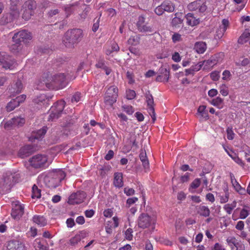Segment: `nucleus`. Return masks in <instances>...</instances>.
<instances>
[{
	"mask_svg": "<svg viewBox=\"0 0 250 250\" xmlns=\"http://www.w3.org/2000/svg\"><path fill=\"white\" fill-rule=\"evenodd\" d=\"M83 37L82 29L74 28L68 30L63 38V43L67 48H73L74 45L80 42Z\"/></svg>",
	"mask_w": 250,
	"mask_h": 250,
	"instance_id": "f257e3e1",
	"label": "nucleus"
},
{
	"mask_svg": "<svg viewBox=\"0 0 250 250\" xmlns=\"http://www.w3.org/2000/svg\"><path fill=\"white\" fill-rule=\"evenodd\" d=\"M32 39V35L30 32L26 30H22L17 33H15L12 38L13 42L15 44L12 45L11 47V50L13 52H18L21 49L19 44L21 42L26 43Z\"/></svg>",
	"mask_w": 250,
	"mask_h": 250,
	"instance_id": "f03ea898",
	"label": "nucleus"
},
{
	"mask_svg": "<svg viewBox=\"0 0 250 250\" xmlns=\"http://www.w3.org/2000/svg\"><path fill=\"white\" fill-rule=\"evenodd\" d=\"M20 176L18 174L8 171L4 174L1 182V185L3 189L9 191L14 184L18 182Z\"/></svg>",
	"mask_w": 250,
	"mask_h": 250,
	"instance_id": "7ed1b4c3",
	"label": "nucleus"
},
{
	"mask_svg": "<svg viewBox=\"0 0 250 250\" xmlns=\"http://www.w3.org/2000/svg\"><path fill=\"white\" fill-rule=\"evenodd\" d=\"M37 8L36 2L32 0L25 1L21 7L22 18L25 21H28L34 14Z\"/></svg>",
	"mask_w": 250,
	"mask_h": 250,
	"instance_id": "20e7f679",
	"label": "nucleus"
},
{
	"mask_svg": "<svg viewBox=\"0 0 250 250\" xmlns=\"http://www.w3.org/2000/svg\"><path fill=\"white\" fill-rule=\"evenodd\" d=\"M65 104V102L63 100L58 101L55 103L50 108L48 120L54 121L60 117L63 113Z\"/></svg>",
	"mask_w": 250,
	"mask_h": 250,
	"instance_id": "39448f33",
	"label": "nucleus"
},
{
	"mask_svg": "<svg viewBox=\"0 0 250 250\" xmlns=\"http://www.w3.org/2000/svg\"><path fill=\"white\" fill-rule=\"evenodd\" d=\"M156 221L154 218L146 213L141 214L138 218L137 224L138 227L145 229L149 227L154 228Z\"/></svg>",
	"mask_w": 250,
	"mask_h": 250,
	"instance_id": "423d86ee",
	"label": "nucleus"
},
{
	"mask_svg": "<svg viewBox=\"0 0 250 250\" xmlns=\"http://www.w3.org/2000/svg\"><path fill=\"white\" fill-rule=\"evenodd\" d=\"M0 64L5 69H13L17 65L14 58L5 52H0Z\"/></svg>",
	"mask_w": 250,
	"mask_h": 250,
	"instance_id": "0eeeda50",
	"label": "nucleus"
},
{
	"mask_svg": "<svg viewBox=\"0 0 250 250\" xmlns=\"http://www.w3.org/2000/svg\"><path fill=\"white\" fill-rule=\"evenodd\" d=\"M118 97V88L115 85L110 86L106 90L104 96V103L112 105L117 101Z\"/></svg>",
	"mask_w": 250,
	"mask_h": 250,
	"instance_id": "6e6552de",
	"label": "nucleus"
},
{
	"mask_svg": "<svg viewBox=\"0 0 250 250\" xmlns=\"http://www.w3.org/2000/svg\"><path fill=\"white\" fill-rule=\"evenodd\" d=\"M136 26L138 30L140 32L151 33V34H153V32L156 33L152 26L149 25L144 16L139 17Z\"/></svg>",
	"mask_w": 250,
	"mask_h": 250,
	"instance_id": "1a4fd4ad",
	"label": "nucleus"
},
{
	"mask_svg": "<svg viewBox=\"0 0 250 250\" xmlns=\"http://www.w3.org/2000/svg\"><path fill=\"white\" fill-rule=\"evenodd\" d=\"M47 159L45 155L37 154L30 158L29 161L32 167L38 168L45 167Z\"/></svg>",
	"mask_w": 250,
	"mask_h": 250,
	"instance_id": "9d476101",
	"label": "nucleus"
},
{
	"mask_svg": "<svg viewBox=\"0 0 250 250\" xmlns=\"http://www.w3.org/2000/svg\"><path fill=\"white\" fill-rule=\"evenodd\" d=\"M50 83H52L55 88H62L65 85V76L63 73L54 74L49 77Z\"/></svg>",
	"mask_w": 250,
	"mask_h": 250,
	"instance_id": "9b49d317",
	"label": "nucleus"
},
{
	"mask_svg": "<svg viewBox=\"0 0 250 250\" xmlns=\"http://www.w3.org/2000/svg\"><path fill=\"white\" fill-rule=\"evenodd\" d=\"M188 8L190 11H195L203 13L207 10V6L204 0H197L189 3Z\"/></svg>",
	"mask_w": 250,
	"mask_h": 250,
	"instance_id": "f8f14e48",
	"label": "nucleus"
},
{
	"mask_svg": "<svg viewBox=\"0 0 250 250\" xmlns=\"http://www.w3.org/2000/svg\"><path fill=\"white\" fill-rule=\"evenodd\" d=\"M86 193L84 191L73 193L69 197L68 203L70 205L79 204L84 201Z\"/></svg>",
	"mask_w": 250,
	"mask_h": 250,
	"instance_id": "ddd939ff",
	"label": "nucleus"
},
{
	"mask_svg": "<svg viewBox=\"0 0 250 250\" xmlns=\"http://www.w3.org/2000/svg\"><path fill=\"white\" fill-rule=\"evenodd\" d=\"M146 102L148 107V113L152 118L153 122L156 120V116L154 108V100L152 95L150 93L149 91L146 93L145 95Z\"/></svg>",
	"mask_w": 250,
	"mask_h": 250,
	"instance_id": "4468645a",
	"label": "nucleus"
},
{
	"mask_svg": "<svg viewBox=\"0 0 250 250\" xmlns=\"http://www.w3.org/2000/svg\"><path fill=\"white\" fill-rule=\"evenodd\" d=\"M54 86L52 83H50L49 77H42V79L39 80L35 85V88L39 90H46L48 89H54Z\"/></svg>",
	"mask_w": 250,
	"mask_h": 250,
	"instance_id": "2eb2a0df",
	"label": "nucleus"
},
{
	"mask_svg": "<svg viewBox=\"0 0 250 250\" xmlns=\"http://www.w3.org/2000/svg\"><path fill=\"white\" fill-rule=\"evenodd\" d=\"M52 176V178L54 179L55 184L50 185V186L52 187H58L60 183L65 177V174L64 171L62 170L59 169L55 170L50 173Z\"/></svg>",
	"mask_w": 250,
	"mask_h": 250,
	"instance_id": "dca6fc26",
	"label": "nucleus"
},
{
	"mask_svg": "<svg viewBox=\"0 0 250 250\" xmlns=\"http://www.w3.org/2000/svg\"><path fill=\"white\" fill-rule=\"evenodd\" d=\"M24 213V206L19 203L16 204L12 208L11 216L15 219H19Z\"/></svg>",
	"mask_w": 250,
	"mask_h": 250,
	"instance_id": "f3484780",
	"label": "nucleus"
},
{
	"mask_svg": "<svg viewBox=\"0 0 250 250\" xmlns=\"http://www.w3.org/2000/svg\"><path fill=\"white\" fill-rule=\"evenodd\" d=\"M25 123V119L21 117H17L12 118L7 122L4 125V128H7L12 125L15 126H21Z\"/></svg>",
	"mask_w": 250,
	"mask_h": 250,
	"instance_id": "a211bd4d",
	"label": "nucleus"
},
{
	"mask_svg": "<svg viewBox=\"0 0 250 250\" xmlns=\"http://www.w3.org/2000/svg\"><path fill=\"white\" fill-rule=\"evenodd\" d=\"M34 151L32 145H28L22 147L19 150V155L22 158L28 156Z\"/></svg>",
	"mask_w": 250,
	"mask_h": 250,
	"instance_id": "6ab92c4d",
	"label": "nucleus"
},
{
	"mask_svg": "<svg viewBox=\"0 0 250 250\" xmlns=\"http://www.w3.org/2000/svg\"><path fill=\"white\" fill-rule=\"evenodd\" d=\"M231 183L234 188L235 190L241 194H245L246 190L244 188H243L241 185L238 183L235 178L234 175L232 173L229 174Z\"/></svg>",
	"mask_w": 250,
	"mask_h": 250,
	"instance_id": "aec40b11",
	"label": "nucleus"
},
{
	"mask_svg": "<svg viewBox=\"0 0 250 250\" xmlns=\"http://www.w3.org/2000/svg\"><path fill=\"white\" fill-rule=\"evenodd\" d=\"M7 250H24L23 244L18 241H9L7 245Z\"/></svg>",
	"mask_w": 250,
	"mask_h": 250,
	"instance_id": "412c9836",
	"label": "nucleus"
},
{
	"mask_svg": "<svg viewBox=\"0 0 250 250\" xmlns=\"http://www.w3.org/2000/svg\"><path fill=\"white\" fill-rule=\"evenodd\" d=\"M229 25V21L228 20L223 19L222 21V24L216 32V36L218 38H221L224 35Z\"/></svg>",
	"mask_w": 250,
	"mask_h": 250,
	"instance_id": "4be33fe9",
	"label": "nucleus"
},
{
	"mask_svg": "<svg viewBox=\"0 0 250 250\" xmlns=\"http://www.w3.org/2000/svg\"><path fill=\"white\" fill-rule=\"evenodd\" d=\"M86 235V233L85 231H82L79 232V233L77 234L75 236L70 239V244L72 246H75L80 242L82 239H83Z\"/></svg>",
	"mask_w": 250,
	"mask_h": 250,
	"instance_id": "5701e85b",
	"label": "nucleus"
},
{
	"mask_svg": "<svg viewBox=\"0 0 250 250\" xmlns=\"http://www.w3.org/2000/svg\"><path fill=\"white\" fill-rule=\"evenodd\" d=\"M22 89V84L21 81L18 80L15 83L12 85L9 88L10 92L13 95L19 94L21 92Z\"/></svg>",
	"mask_w": 250,
	"mask_h": 250,
	"instance_id": "b1692460",
	"label": "nucleus"
},
{
	"mask_svg": "<svg viewBox=\"0 0 250 250\" xmlns=\"http://www.w3.org/2000/svg\"><path fill=\"white\" fill-rule=\"evenodd\" d=\"M46 132V130L45 128H42L36 131H33L31 137L29 138V140L30 141H34V140H38L43 136Z\"/></svg>",
	"mask_w": 250,
	"mask_h": 250,
	"instance_id": "393cba45",
	"label": "nucleus"
},
{
	"mask_svg": "<svg viewBox=\"0 0 250 250\" xmlns=\"http://www.w3.org/2000/svg\"><path fill=\"white\" fill-rule=\"evenodd\" d=\"M250 39V31L248 29H245L244 32L238 38V42L240 44H244Z\"/></svg>",
	"mask_w": 250,
	"mask_h": 250,
	"instance_id": "a878e982",
	"label": "nucleus"
},
{
	"mask_svg": "<svg viewBox=\"0 0 250 250\" xmlns=\"http://www.w3.org/2000/svg\"><path fill=\"white\" fill-rule=\"evenodd\" d=\"M114 185L115 187L120 188L123 186V175L122 173L117 172L114 174Z\"/></svg>",
	"mask_w": 250,
	"mask_h": 250,
	"instance_id": "bb28decb",
	"label": "nucleus"
},
{
	"mask_svg": "<svg viewBox=\"0 0 250 250\" xmlns=\"http://www.w3.org/2000/svg\"><path fill=\"white\" fill-rule=\"evenodd\" d=\"M187 23L189 25L194 26L197 25L199 23V19H196L194 17L192 13H189L186 15Z\"/></svg>",
	"mask_w": 250,
	"mask_h": 250,
	"instance_id": "cd10ccee",
	"label": "nucleus"
},
{
	"mask_svg": "<svg viewBox=\"0 0 250 250\" xmlns=\"http://www.w3.org/2000/svg\"><path fill=\"white\" fill-rule=\"evenodd\" d=\"M33 221L41 227L45 226L47 224V221L43 216L35 215L33 217Z\"/></svg>",
	"mask_w": 250,
	"mask_h": 250,
	"instance_id": "c85d7f7f",
	"label": "nucleus"
},
{
	"mask_svg": "<svg viewBox=\"0 0 250 250\" xmlns=\"http://www.w3.org/2000/svg\"><path fill=\"white\" fill-rule=\"evenodd\" d=\"M207 45L205 42H199L195 43L194 49L198 53H203L206 50Z\"/></svg>",
	"mask_w": 250,
	"mask_h": 250,
	"instance_id": "c756f323",
	"label": "nucleus"
},
{
	"mask_svg": "<svg viewBox=\"0 0 250 250\" xmlns=\"http://www.w3.org/2000/svg\"><path fill=\"white\" fill-rule=\"evenodd\" d=\"M198 213L204 217H208L210 214V210L208 207L200 206L198 208Z\"/></svg>",
	"mask_w": 250,
	"mask_h": 250,
	"instance_id": "7c9ffc66",
	"label": "nucleus"
},
{
	"mask_svg": "<svg viewBox=\"0 0 250 250\" xmlns=\"http://www.w3.org/2000/svg\"><path fill=\"white\" fill-rule=\"evenodd\" d=\"M75 117L67 116L65 117L64 121L62 124V125L63 127H69L75 123Z\"/></svg>",
	"mask_w": 250,
	"mask_h": 250,
	"instance_id": "2f4dec72",
	"label": "nucleus"
},
{
	"mask_svg": "<svg viewBox=\"0 0 250 250\" xmlns=\"http://www.w3.org/2000/svg\"><path fill=\"white\" fill-rule=\"evenodd\" d=\"M52 97L50 96H47L44 94H41L39 96H37L36 98H35L33 100V102L35 104H40L41 103H43L46 100H49V98H51Z\"/></svg>",
	"mask_w": 250,
	"mask_h": 250,
	"instance_id": "473e14b6",
	"label": "nucleus"
},
{
	"mask_svg": "<svg viewBox=\"0 0 250 250\" xmlns=\"http://www.w3.org/2000/svg\"><path fill=\"white\" fill-rule=\"evenodd\" d=\"M158 74L164 76L165 81L167 82L169 79V71L165 66L160 67L158 72Z\"/></svg>",
	"mask_w": 250,
	"mask_h": 250,
	"instance_id": "72a5a7b5",
	"label": "nucleus"
},
{
	"mask_svg": "<svg viewBox=\"0 0 250 250\" xmlns=\"http://www.w3.org/2000/svg\"><path fill=\"white\" fill-rule=\"evenodd\" d=\"M51 173H49V174L45 175L43 178V181L45 184L49 188H55L56 187H52L50 186V185H52L55 184V182L54 181V179L51 177Z\"/></svg>",
	"mask_w": 250,
	"mask_h": 250,
	"instance_id": "f704fd0d",
	"label": "nucleus"
},
{
	"mask_svg": "<svg viewBox=\"0 0 250 250\" xmlns=\"http://www.w3.org/2000/svg\"><path fill=\"white\" fill-rule=\"evenodd\" d=\"M162 4L163 8L165 9V11L172 12L174 10V6L171 2L164 1Z\"/></svg>",
	"mask_w": 250,
	"mask_h": 250,
	"instance_id": "c9c22d12",
	"label": "nucleus"
},
{
	"mask_svg": "<svg viewBox=\"0 0 250 250\" xmlns=\"http://www.w3.org/2000/svg\"><path fill=\"white\" fill-rule=\"evenodd\" d=\"M178 15L179 14H176V16L172 19L171 21V24L172 26L175 27L176 28L180 27L182 25L183 21V20L181 18L177 16V15Z\"/></svg>",
	"mask_w": 250,
	"mask_h": 250,
	"instance_id": "e433bc0d",
	"label": "nucleus"
},
{
	"mask_svg": "<svg viewBox=\"0 0 250 250\" xmlns=\"http://www.w3.org/2000/svg\"><path fill=\"white\" fill-rule=\"evenodd\" d=\"M41 190L36 185H34L32 188V198H40L41 196Z\"/></svg>",
	"mask_w": 250,
	"mask_h": 250,
	"instance_id": "4c0bfd02",
	"label": "nucleus"
},
{
	"mask_svg": "<svg viewBox=\"0 0 250 250\" xmlns=\"http://www.w3.org/2000/svg\"><path fill=\"white\" fill-rule=\"evenodd\" d=\"M19 104L18 102L16 101L15 99H12L9 102L6 107V110L8 112H10L14 110L16 107L18 106Z\"/></svg>",
	"mask_w": 250,
	"mask_h": 250,
	"instance_id": "58836bf2",
	"label": "nucleus"
},
{
	"mask_svg": "<svg viewBox=\"0 0 250 250\" xmlns=\"http://www.w3.org/2000/svg\"><path fill=\"white\" fill-rule=\"evenodd\" d=\"M236 202L234 201L231 204H227L224 205L223 208L224 210L228 213L230 214L232 210L236 207Z\"/></svg>",
	"mask_w": 250,
	"mask_h": 250,
	"instance_id": "ea45409f",
	"label": "nucleus"
},
{
	"mask_svg": "<svg viewBox=\"0 0 250 250\" xmlns=\"http://www.w3.org/2000/svg\"><path fill=\"white\" fill-rule=\"evenodd\" d=\"M140 40V37L139 36H132L129 38L127 42L129 44L135 46L139 43Z\"/></svg>",
	"mask_w": 250,
	"mask_h": 250,
	"instance_id": "a19ab883",
	"label": "nucleus"
},
{
	"mask_svg": "<svg viewBox=\"0 0 250 250\" xmlns=\"http://www.w3.org/2000/svg\"><path fill=\"white\" fill-rule=\"evenodd\" d=\"M227 242L228 245L230 247L232 250H233L237 245L238 242L236 238L234 237H230L227 238Z\"/></svg>",
	"mask_w": 250,
	"mask_h": 250,
	"instance_id": "79ce46f5",
	"label": "nucleus"
},
{
	"mask_svg": "<svg viewBox=\"0 0 250 250\" xmlns=\"http://www.w3.org/2000/svg\"><path fill=\"white\" fill-rule=\"evenodd\" d=\"M71 132L70 130L65 127V128L63 129L62 134L61 135L60 137L56 139V142H58V141L67 137L69 135H71Z\"/></svg>",
	"mask_w": 250,
	"mask_h": 250,
	"instance_id": "37998d69",
	"label": "nucleus"
},
{
	"mask_svg": "<svg viewBox=\"0 0 250 250\" xmlns=\"http://www.w3.org/2000/svg\"><path fill=\"white\" fill-rule=\"evenodd\" d=\"M34 247L36 250H48V247L44 246L40 241H35Z\"/></svg>",
	"mask_w": 250,
	"mask_h": 250,
	"instance_id": "c03bdc74",
	"label": "nucleus"
},
{
	"mask_svg": "<svg viewBox=\"0 0 250 250\" xmlns=\"http://www.w3.org/2000/svg\"><path fill=\"white\" fill-rule=\"evenodd\" d=\"M74 5H68L64 7V11L66 18L69 17L74 12Z\"/></svg>",
	"mask_w": 250,
	"mask_h": 250,
	"instance_id": "a18cd8bd",
	"label": "nucleus"
},
{
	"mask_svg": "<svg viewBox=\"0 0 250 250\" xmlns=\"http://www.w3.org/2000/svg\"><path fill=\"white\" fill-rule=\"evenodd\" d=\"M220 93L223 96H227L229 94V88L225 84H221L219 87Z\"/></svg>",
	"mask_w": 250,
	"mask_h": 250,
	"instance_id": "49530a36",
	"label": "nucleus"
},
{
	"mask_svg": "<svg viewBox=\"0 0 250 250\" xmlns=\"http://www.w3.org/2000/svg\"><path fill=\"white\" fill-rule=\"evenodd\" d=\"M2 20L4 23H7L13 21L14 20L12 17L11 15L9 13L4 14L2 18Z\"/></svg>",
	"mask_w": 250,
	"mask_h": 250,
	"instance_id": "de8ad7c7",
	"label": "nucleus"
},
{
	"mask_svg": "<svg viewBox=\"0 0 250 250\" xmlns=\"http://www.w3.org/2000/svg\"><path fill=\"white\" fill-rule=\"evenodd\" d=\"M204 62H205V61L200 62L199 63H198L195 65H192L190 68L191 69H192V70L194 72V73L195 72H197L200 70L202 66L203 65Z\"/></svg>",
	"mask_w": 250,
	"mask_h": 250,
	"instance_id": "09e8293b",
	"label": "nucleus"
},
{
	"mask_svg": "<svg viewBox=\"0 0 250 250\" xmlns=\"http://www.w3.org/2000/svg\"><path fill=\"white\" fill-rule=\"evenodd\" d=\"M227 138L229 140H232L234 139L235 134L232 130V127H228L227 129Z\"/></svg>",
	"mask_w": 250,
	"mask_h": 250,
	"instance_id": "8fccbe9b",
	"label": "nucleus"
},
{
	"mask_svg": "<svg viewBox=\"0 0 250 250\" xmlns=\"http://www.w3.org/2000/svg\"><path fill=\"white\" fill-rule=\"evenodd\" d=\"M223 102V100L220 97H217L216 98L214 99L211 102V104L214 106H219Z\"/></svg>",
	"mask_w": 250,
	"mask_h": 250,
	"instance_id": "3c124183",
	"label": "nucleus"
},
{
	"mask_svg": "<svg viewBox=\"0 0 250 250\" xmlns=\"http://www.w3.org/2000/svg\"><path fill=\"white\" fill-rule=\"evenodd\" d=\"M9 13L11 15L14 20L18 19L20 16V12L19 9H14L10 10Z\"/></svg>",
	"mask_w": 250,
	"mask_h": 250,
	"instance_id": "603ef678",
	"label": "nucleus"
},
{
	"mask_svg": "<svg viewBox=\"0 0 250 250\" xmlns=\"http://www.w3.org/2000/svg\"><path fill=\"white\" fill-rule=\"evenodd\" d=\"M122 108L128 115H131L134 111L132 106L131 105H124L122 106Z\"/></svg>",
	"mask_w": 250,
	"mask_h": 250,
	"instance_id": "864d4df0",
	"label": "nucleus"
},
{
	"mask_svg": "<svg viewBox=\"0 0 250 250\" xmlns=\"http://www.w3.org/2000/svg\"><path fill=\"white\" fill-rule=\"evenodd\" d=\"M19 3V0H10V10H13L14 9H19L18 4Z\"/></svg>",
	"mask_w": 250,
	"mask_h": 250,
	"instance_id": "5fc2aeb1",
	"label": "nucleus"
},
{
	"mask_svg": "<svg viewBox=\"0 0 250 250\" xmlns=\"http://www.w3.org/2000/svg\"><path fill=\"white\" fill-rule=\"evenodd\" d=\"M81 98V94L79 92H77L73 95V96L71 98V102L72 103H73V102L77 103L80 100Z\"/></svg>",
	"mask_w": 250,
	"mask_h": 250,
	"instance_id": "6e6d98bb",
	"label": "nucleus"
},
{
	"mask_svg": "<svg viewBox=\"0 0 250 250\" xmlns=\"http://www.w3.org/2000/svg\"><path fill=\"white\" fill-rule=\"evenodd\" d=\"M163 7V6H162V4H161L160 5L157 6L155 9V13L157 15L161 16L164 13L165 9H164Z\"/></svg>",
	"mask_w": 250,
	"mask_h": 250,
	"instance_id": "4d7b16f0",
	"label": "nucleus"
},
{
	"mask_svg": "<svg viewBox=\"0 0 250 250\" xmlns=\"http://www.w3.org/2000/svg\"><path fill=\"white\" fill-rule=\"evenodd\" d=\"M60 11L58 9H54L50 10L47 13V16L49 18H51L56 16L59 13Z\"/></svg>",
	"mask_w": 250,
	"mask_h": 250,
	"instance_id": "13d9d810",
	"label": "nucleus"
},
{
	"mask_svg": "<svg viewBox=\"0 0 250 250\" xmlns=\"http://www.w3.org/2000/svg\"><path fill=\"white\" fill-rule=\"evenodd\" d=\"M135 92L133 90H129L126 91V98L127 99L131 100L135 98Z\"/></svg>",
	"mask_w": 250,
	"mask_h": 250,
	"instance_id": "bf43d9fd",
	"label": "nucleus"
},
{
	"mask_svg": "<svg viewBox=\"0 0 250 250\" xmlns=\"http://www.w3.org/2000/svg\"><path fill=\"white\" fill-rule=\"evenodd\" d=\"M90 8L89 7H86L83 10L82 13L80 14L81 18L83 19H84L87 17L88 13L89 12Z\"/></svg>",
	"mask_w": 250,
	"mask_h": 250,
	"instance_id": "052dcab7",
	"label": "nucleus"
},
{
	"mask_svg": "<svg viewBox=\"0 0 250 250\" xmlns=\"http://www.w3.org/2000/svg\"><path fill=\"white\" fill-rule=\"evenodd\" d=\"M200 183V179L198 178L196 179L191 183L190 187L192 188L195 189L199 187Z\"/></svg>",
	"mask_w": 250,
	"mask_h": 250,
	"instance_id": "680f3d73",
	"label": "nucleus"
},
{
	"mask_svg": "<svg viewBox=\"0 0 250 250\" xmlns=\"http://www.w3.org/2000/svg\"><path fill=\"white\" fill-rule=\"evenodd\" d=\"M250 61V60L248 58H243V60L241 61V62H236V64L237 66H245L247 65L249 63Z\"/></svg>",
	"mask_w": 250,
	"mask_h": 250,
	"instance_id": "e2e57ef3",
	"label": "nucleus"
},
{
	"mask_svg": "<svg viewBox=\"0 0 250 250\" xmlns=\"http://www.w3.org/2000/svg\"><path fill=\"white\" fill-rule=\"evenodd\" d=\"M220 199L221 203H227L229 199V193L228 192H226L224 195L220 196Z\"/></svg>",
	"mask_w": 250,
	"mask_h": 250,
	"instance_id": "0e129e2a",
	"label": "nucleus"
},
{
	"mask_svg": "<svg viewBox=\"0 0 250 250\" xmlns=\"http://www.w3.org/2000/svg\"><path fill=\"white\" fill-rule=\"evenodd\" d=\"M249 215V210L246 208H243L240 213V217L241 219L246 218Z\"/></svg>",
	"mask_w": 250,
	"mask_h": 250,
	"instance_id": "69168bd1",
	"label": "nucleus"
},
{
	"mask_svg": "<svg viewBox=\"0 0 250 250\" xmlns=\"http://www.w3.org/2000/svg\"><path fill=\"white\" fill-rule=\"evenodd\" d=\"M126 77L128 80V83L132 84L134 83V80L133 79V74L132 72L127 71L126 72Z\"/></svg>",
	"mask_w": 250,
	"mask_h": 250,
	"instance_id": "338daca9",
	"label": "nucleus"
},
{
	"mask_svg": "<svg viewBox=\"0 0 250 250\" xmlns=\"http://www.w3.org/2000/svg\"><path fill=\"white\" fill-rule=\"evenodd\" d=\"M137 201L138 198L137 197L129 198L126 201V205L128 207H129L131 205L134 204Z\"/></svg>",
	"mask_w": 250,
	"mask_h": 250,
	"instance_id": "774afa93",
	"label": "nucleus"
}]
</instances>
